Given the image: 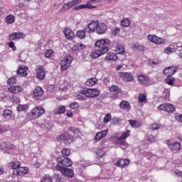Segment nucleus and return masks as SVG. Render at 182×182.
Listing matches in <instances>:
<instances>
[{
    "mask_svg": "<svg viewBox=\"0 0 182 182\" xmlns=\"http://www.w3.org/2000/svg\"><path fill=\"white\" fill-rule=\"evenodd\" d=\"M109 46H110V40L109 39L97 41L95 43V50L91 53L90 57L92 59H97L99 56L107 53L109 52Z\"/></svg>",
    "mask_w": 182,
    "mask_h": 182,
    "instance_id": "obj_1",
    "label": "nucleus"
},
{
    "mask_svg": "<svg viewBox=\"0 0 182 182\" xmlns=\"http://www.w3.org/2000/svg\"><path fill=\"white\" fill-rule=\"evenodd\" d=\"M45 114V109L43 107L38 106L34 107L31 112L28 113V117L31 120H36L39 119L41 116Z\"/></svg>",
    "mask_w": 182,
    "mask_h": 182,
    "instance_id": "obj_2",
    "label": "nucleus"
},
{
    "mask_svg": "<svg viewBox=\"0 0 182 182\" xmlns=\"http://www.w3.org/2000/svg\"><path fill=\"white\" fill-rule=\"evenodd\" d=\"M57 161L58 164L56 166V170H58L59 167H70L73 164L70 159L65 156L58 158Z\"/></svg>",
    "mask_w": 182,
    "mask_h": 182,
    "instance_id": "obj_3",
    "label": "nucleus"
},
{
    "mask_svg": "<svg viewBox=\"0 0 182 182\" xmlns=\"http://www.w3.org/2000/svg\"><path fill=\"white\" fill-rule=\"evenodd\" d=\"M72 56H70V55H67L65 58L61 60L60 63V69H61V72H65V70H68V69H69V66H70V65H72Z\"/></svg>",
    "mask_w": 182,
    "mask_h": 182,
    "instance_id": "obj_4",
    "label": "nucleus"
},
{
    "mask_svg": "<svg viewBox=\"0 0 182 182\" xmlns=\"http://www.w3.org/2000/svg\"><path fill=\"white\" fill-rule=\"evenodd\" d=\"M82 95H85L87 97H97L100 95V91L97 89H85L82 91Z\"/></svg>",
    "mask_w": 182,
    "mask_h": 182,
    "instance_id": "obj_5",
    "label": "nucleus"
},
{
    "mask_svg": "<svg viewBox=\"0 0 182 182\" xmlns=\"http://www.w3.org/2000/svg\"><path fill=\"white\" fill-rule=\"evenodd\" d=\"M129 136H130V130H127V132H124L121 136L117 137V144H119V146H127L126 139Z\"/></svg>",
    "mask_w": 182,
    "mask_h": 182,
    "instance_id": "obj_6",
    "label": "nucleus"
},
{
    "mask_svg": "<svg viewBox=\"0 0 182 182\" xmlns=\"http://www.w3.org/2000/svg\"><path fill=\"white\" fill-rule=\"evenodd\" d=\"M16 147L15 145L9 143H6L5 141H1L0 142V149L2 150V151H5V153H11L12 150H15Z\"/></svg>",
    "mask_w": 182,
    "mask_h": 182,
    "instance_id": "obj_7",
    "label": "nucleus"
},
{
    "mask_svg": "<svg viewBox=\"0 0 182 182\" xmlns=\"http://www.w3.org/2000/svg\"><path fill=\"white\" fill-rule=\"evenodd\" d=\"M58 171H60L64 177H68V178H73L75 173H73V169H70L66 167H59L57 169Z\"/></svg>",
    "mask_w": 182,
    "mask_h": 182,
    "instance_id": "obj_8",
    "label": "nucleus"
},
{
    "mask_svg": "<svg viewBox=\"0 0 182 182\" xmlns=\"http://www.w3.org/2000/svg\"><path fill=\"white\" fill-rule=\"evenodd\" d=\"M97 1L98 0H89L87 4H80L79 6H76L74 7V9L75 11H80V9H93L96 8V6H94L90 4L97 2Z\"/></svg>",
    "mask_w": 182,
    "mask_h": 182,
    "instance_id": "obj_9",
    "label": "nucleus"
},
{
    "mask_svg": "<svg viewBox=\"0 0 182 182\" xmlns=\"http://www.w3.org/2000/svg\"><path fill=\"white\" fill-rule=\"evenodd\" d=\"M158 109L159 110H164L167 113H171L173 112H176V107H174L173 104H170V103H165V104L160 105L158 107Z\"/></svg>",
    "mask_w": 182,
    "mask_h": 182,
    "instance_id": "obj_10",
    "label": "nucleus"
},
{
    "mask_svg": "<svg viewBox=\"0 0 182 182\" xmlns=\"http://www.w3.org/2000/svg\"><path fill=\"white\" fill-rule=\"evenodd\" d=\"M99 22L92 21L90 23H88L85 28V32L87 33H93L95 31H97V25Z\"/></svg>",
    "mask_w": 182,
    "mask_h": 182,
    "instance_id": "obj_11",
    "label": "nucleus"
},
{
    "mask_svg": "<svg viewBox=\"0 0 182 182\" xmlns=\"http://www.w3.org/2000/svg\"><path fill=\"white\" fill-rule=\"evenodd\" d=\"M36 73L37 79H39L40 80H43V79H45V76H46L45 68H43V65H37Z\"/></svg>",
    "mask_w": 182,
    "mask_h": 182,
    "instance_id": "obj_12",
    "label": "nucleus"
},
{
    "mask_svg": "<svg viewBox=\"0 0 182 182\" xmlns=\"http://www.w3.org/2000/svg\"><path fill=\"white\" fill-rule=\"evenodd\" d=\"M138 82L141 86H149L150 85V77L141 74L138 76Z\"/></svg>",
    "mask_w": 182,
    "mask_h": 182,
    "instance_id": "obj_13",
    "label": "nucleus"
},
{
    "mask_svg": "<svg viewBox=\"0 0 182 182\" xmlns=\"http://www.w3.org/2000/svg\"><path fill=\"white\" fill-rule=\"evenodd\" d=\"M177 69H178V66L177 65L168 67L164 70V75L166 77L173 76L177 72Z\"/></svg>",
    "mask_w": 182,
    "mask_h": 182,
    "instance_id": "obj_14",
    "label": "nucleus"
},
{
    "mask_svg": "<svg viewBox=\"0 0 182 182\" xmlns=\"http://www.w3.org/2000/svg\"><path fill=\"white\" fill-rule=\"evenodd\" d=\"M72 139H73V136L70 135L68 132H64L57 137L58 141H64V142L69 141V140H72Z\"/></svg>",
    "mask_w": 182,
    "mask_h": 182,
    "instance_id": "obj_15",
    "label": "nucleus"
},
{
    "mask_svg": "<svg viewBox=\"0 0 182 182\" xmlns=\"http://www.w3.org/2000/svg\"><path fill=\"white\" fill-rule=\"evenodd\" d=\"M33 99L35 100H39L41 96H43V89L41 87H36L33 92Z\"/></svg>",
    "mask_w": 182,
    "mask_h": 182,
    "instance_id": "obj_16",
    "label": "nucleus"
},
{
    "mask_svg": "<svg viewBox=\"0 0 182 182\" xmlns=\"http://www.w3.org/2000/svg\"><path fill=\"white\" fill-rule=\"evenodd\" d=\"M120 77L122 78V80L124 82H134V77L130 73H121Z\"/></svg>",
    "mask_w": 182,
    "mask_h": 182,
    "instance_id": "obj_17",
    "label": "nucleus"
},
{
    "mask_svg": "<svg viewBox=\"0 0 182 182\" xmlns=\"http://www.w3.org/2000/svg\"><path fill=\"white\" fill-rule=\"evenodd\" d=\"M107 31V26L105 23H98L96 32L98 35H103Z\"/></svg>",
    "mask_w": 182,
    "mask_h": 182,
    "instance_id": "obj_18",
    "label": "nucleus"
},
{
    "mask_svg": "<svg viewBox=\"0 0 182 182\" xmlns=\"http://www.w3.org/2000/svg\"><path fill=\"white\" fill-rule=\"evenodd\" d=\"M29 173V169L27 167H19L17 170L14 171V176H25Z\"/></svg>",
    "mask_w": 182,
    "mask_h": 182,
    "instance_id": "obj_19",
    "label": "nucleus"
},
{
    "mask_svg": "<svg viewBox=\"0 0 182 182\" xmlns=\"http://www.w3.org/2000/svg\"><path fill=\"white\" fill-rule=\"evenodd\" d=\"M26 70H28V67L20 66L16 71L17 76H19L20 77H25V76L28 75Z\"/></svg>",
    "mask_w": 182,
    "mask_h": 182,
    "instance_id": "obj_20",
    "label": "nucleus"
},
{
    "mask_svg": "<svg viewBox=\"0 0 182 182\" xmlns=\"http://www.w3.org/2000/svg\"><path fill=\"white\" fill-rule=\"evenodd\" d=\"M107 135V129L101 131L96 134L94 138V140H95V141H100V140H102V139H105V137H106Z\"/></svg>",
    "mask_w": 182,
    "mask_h": 182,
    "instance_id": "obj_21",
    "label": "nucleus"
},
{
    "mask_svg": "<svg viewBox=\"0 0 182 182\" xmlns=\"http://www.w3.org/2000/svg\"><path fill=\"white\" fill-rule=\"evenodd\" d=\"M63 33L66 39H68V41L73 40V38L75 37V33H73V31H72L71 29L65 28Z\"/></svg>",
    "mask_w": 182,
    "mask_h": 182,
    "instance_id": "obj_22",
    "label": "nucleus"
},
{
    "mask_svg": "<svg viewBox=\"0 0 182 182\" xmlns=\"http://www.w3.org/2000/svg\"><path fill=\"white\" fill-rule=\"evenodd\" d=\"M169 149L171 150V151H173L174 153H177L181 147L180 145V143L178 142H173L172 144H168Z\"/></svg>",
    "mask_w": 182,
    "mask_h": 182,
    "instance_id": "obj_23",
    "label": "nucleus"
},
{
    "mask_svg": "<svg viewBox=\"0 0 182 182\" xmlns=\"http://www.w3.org/2000/svg\"><path fill=\"white\" fill-rule=\"evenodd\" d=\"M130 164V161L129 159H119L115 163V166L117 167H126V166H129Z\"/></svg>",
    "mask_w": 182,
    "mask_h": 182,
    "instance_id": "obj_24",
    "label": "nucleus"
},
{
    "mask_svg": "<svg viewBox=\"0 0 182 182\" xmlns=\"http://www.w3.org/2000/svg\"><path fill=\"white\" fill-rule=\"evenodd\" d=\"M23 88H22V87L19 86V85H16V86H11L9 87V92H10V93H14L15 95L18 94V93H21V92H22Z\"/></svg>",
    "mask_w": 182,
    "mask_h": 182,
    "instance_id": "obj_25",
    "label": "nucleus"
},
{
    "mask_svg": "<svg viewBox=\"0 0 182 182\" xmlns=\"http://www.w3.org/2000/svg\"><path fill=\"white\" fill-rule=\"evenodd\" d=\"M119 107L122 110H125L126 112H130V103L126 100H123L120 102Z\"/></svg>",
    "mask_w": 182,
    "mask_h": 182,
    "instance_id": "obj_26",
    "label": "nucleus"
},
{
    "mask_svg": "<svg viewBox=\"0 0 182 182\" xmlns=\"http://www.w3.org/2000/svg\"><path fill=\"white\" fill-rule=\"evenodd\" d=\"M66 112V107L63 105H60L58 107V109H55L53 110L54 114H63Z\"/></svg>",
    "mask_w": 182,
    "mask_h": 182,
    "instance_id": "obj_27",
    "label": "nucleus"
},
{
    "mask_svg": "<svg viewBox=\"0 0 182 182\" xmlns=\"http://www.w3.org/2000/svg\"><path fill=\"white\" fill-rule=\"evenodd\" d=\"M86 28L85 27L83 30H79L77 31V38H79V39H85L86 38Z\"/></svg>",
    "mask_w": 182,
    "mask_h": 182,
    "instance_id": "obj_28",
    "label": "nucleus"
},
{
    "mask_svg": "<svg viewBox=\"0 0 182 182\" xmlns=\"http://www.w3.org/2000/svg\"><path fill=\"white\" fill-rule=\"evenodd\" d=\"M53 178L55 180V182H65V178L62 177V175L59 173H54L53 175Z\"/></svg>",
    "mask_w": 182,
    "mask_h": 182,
    "instance_id": "obj_29",
    "label": "nucleus"
},
{
    "mask_svg": "<svg viewBox=\"0 0 182 182\" xmlns=\"http://www.w3.org/2000/svg\"><path fill=\"white\" fill-rule=\"evenodd\" d=\"M97 83V79L96 77L90 78L85 82L86 86H95Z\"/></svg>",
    "mask_w": 182,
    "mask_h": 182,
    "instance_id": "obj_30",
    "label": "nucleus"
},
{
    "mask_svg": "<svg viewBox=\"0 0 182 182\" xmlns=\"http://www.w3.org/2000/svg\"><path fill=\"white\" fill-rule=\"evenodd\" d=\"M3 117L7 120L12 119V112L9 109H5L3 112Z\"/></svg>",
    "mask_w": 182,
    "mask_h": 182,
    "instance_id": "obj_31",
    "label": "nucleus"
},
{
    "mask_svg": "<svg viewBox=\"0 0 182 182\" xmlns=\"http://www.w3.org/2000/svg\"><path fill=\"white\" fill-rule=\"evenodd\" d=\"M105 59L107 60H117V55L113 53H109L105 57Z\"/></svg>",
    "mask_w": 182,
    "mask_h": 182,
    "instance_id": "obj_32",
    "label": "nucleus"
},
{
    "mask_svg": "<svg viewBox=\"0 0 182 182\" xmlns=\"http://www.w3.org/2000/svg\"><path fill=\"white\" fill-rule=\"evenodd\" d=\"M129 124L132 126V127H134V129H137L140 127V126H141V123L136 120H129Z\"/></svg>",
    "mask_w": 182,
    "mask_h": 182,
    "instance_id": "obj_33",
    "label": "nucleus"
},
{
    "mask_svg": "<svg viewBox=\"0 0 182 182\" xmlns=\"http://www.w3.org/2000/svg\"><path fill=\"white\" fill-rule=\"evenodd\" d=\"M109 92H113L114 93H122V89H120L117 85H112L109 88Z\"/></svg>",
    "mask_w": 182,
    "mask_h": 182,
    "instance_id": "obj_34",
    "label": "nucleus"
},
{
    "mask_svg": "<svg viewBox=\"0 0 182 182\" xmlns=\"http://www.w3.org/2000/svg\"><path fill=\"white\" fill-rule=\"evenodd\" d=\"M6 23H14L15 22V16L14 15H9L5 18Z\"/></svg>",
    "mask_w": 182,
    "mask_h": 182,
    "instance_id": "obj_35",
    "label": "nucleus"
},
{
    "mask_svg": "<svg viewBox=\"0 0 182 182\" xmlns=\"http://www.w3.org/2000/svg\"><path fill=\"white\" fill-rule=\"evenodd\" d=\"M174 80H176L174 77L168 76L165 79V83L169 85V86H173V85H174Z\"/></svg>",
    "mask_w": 182,
    "mask_h": 182,
    "instance_id": "obj_36",
    "label": "nucleus"
},
{
    "mask_svg": "<svg viewBox=\"0 0 182 182\" xmlns=\"http://www.w3.org/2000/svg\"><path fill=\"white\" fill-rule=\"evenodd\" d=\"M17 112H27L28 106L26 105H18L16 107Z\"/></svg>",
    "mask_w": 182,
    "mask_h": 182,
    "instance_id": "obj_37",
    "label": "nucleus"
},
{
    "mask_svg": "<svg viewBox=\"0 0 182 182\" xmlns=\"http://www.w3.org/2000/svg\"><path fill=\"white\" fill-rule=\"evenodd\" d=\"M116 53L118 54L124 53V46L118 44L117 46Z\"/></svg>",
    "mask_w": 182,
    "mask_h": 182,
    "instance_id": "obj_38",
    "label": "nucleus"
},
{
    "mask_svg": "<svg viewBox=\"0 0 182 182\" xmlns=\"http://www.w3.org/2000/svg\"><path fill=\"white\" fill-rule=\"evenodd\" d=\"M41 182H53V178H52V176L49 175H45L41 178Z\"/></svg>",
    "mask_w": 182,
    "mask_h": 182,
    "instance_id": "obj_39",
    "label": "nucleus"
},
{
    "mask_svg": "<svg viewBox=\"0 0 182 182\" xmlns=\"http://www.w3.org/2000/svg\"><path fill=\"white\" fill-rule=\"evenodd\" d=\"M11 168L15 171V170H18V168L21 167V163H19V161H13L11 163Z\"/></svg>",
    "mask_w": 182,
    "mask_h": 182,
    "instance_id": "obj_40",
    "label": "nucleus"
},
{
    "mask_svg": "<svg viewBox=\"0 0 182 182\" xmlns=\"http://www.w3.org/2000/svg\"><path fill=\"white\" fill-rule=\"evenodd\" d=\"M163 97L165 99V100H168L170 99V90L165 89L163 92Z\"/></svg>",
    "mask_w": 182,
    "mask_h": 182,
    "instance_id": "obj_41",
    "label": "nucleus"
},
{
    "mask_svg": "<svg viewBox=\"0 0 182 182\" xmlns=\"http://www.w3.org/2000/svg\"><path fill=\"white\" fill-rule=\"evenodd\" d=\"M82 0H72L68 1L67 4H68V6L70 8H72V6H75V5H77V4H81Z\"/></svg>",
    "mask_w": 182,
    "mask_h": 182,
    "instance_id": "obj_42",
    "label": "nucleus"
},
{
    "mask_svg": "<svg viewBox=\"0 0 182 182\" xmlns=\"http://www.w3.org/2000/svg\"><path fill=\"white\" fill-rule=\"evenodd\" d=\"M121 25L122 26H125L126 28H127L128 26H130V20H129V18H124L121 21Z\"/></svg>",
    "mask_w": 182,
    "mask_h": 182,
    "instance_id": "obj_43",
    "label": "nucleus"
},
{
    "mask_svg": "<svg viewBox=\"0 0 182 182\" xmlns=\"http://www.w3.org/2000/svg\"><path fill=\"white\" fill-rule=\"evenodd\" d=\"M165 53L168 54L173 52H176V48H173V46H169L164 50Z\"/></svg>",
    "mask_w": 182,
    "mask_h": 182,
    "instance_id": "obj_44",
    "label": "nucleus"
},
{
    "mask_svg": "<svg viewBox=\"0 0 182 182\" xmlns=\"http://www.w3.org/2000/svg\"><path fill=\"white\" fill-rule=\"evenodd\" d=\"M155 43L156 45H163V43H166V40L156 36V39L155 40Z\"/></svg>",
    "mask_w": 182,
    "mask_h": 182,
    "instance_id": "obj_45",
    "label": "nucleus"
},
{
    "mask_svg": "<svg viewBox=\"0 0 182 182\" xmlns=\"http://www.w3.org/2000/svg\"><path fill=\"white\" fill-rule=\"evenodd\" d=\"M105 154H106V151L101 150V149H98L97 151V157H98L99 159H102V157H103V156H105Z\"/></svg>",
    "mask_w": 182,
    "mask_h": 182,
    "instance_id": "obj_46",
    "label": "nucleus"
},
{
    "mask_svg": "<svg viewBox=\"0 0 182 182\" xmlns=\"http://www.w3.org/2000/svg\"><path fill=\"white\" fill-rule=\"evenodd\" d=\"M146 97L144 94H140L138 97V100L139 103H143V102H146Z\"/></svg>",
    "mask_w": 182,
    "mask_h": 182,
    "instance_id": "obj_47",
    "label": "nucleus"
},
{
    "mask_svg": "<svg viewBox=\"0 0 182 182\" xmlns=\"http://www.w3.org/2000/svg\"><path fill=\"white\" fill-rule=\"evenodd\" d=\"M16 82L17 81L15 77H11L7 80V85H15Z\"/></svg>",
    "mask_w": 182,
    "mask_h": 182,
    "instance_id": "obj_48",
    "label": "nucleus"
},
{
    "mask_svg": "<svg viewBox=\"0 0 182 182\" xmlns=\"http://www.w3.org/2000/svg\"><path fill=\"white\" fill-rule=\"evenodd\" d=\"M112 120V114L110 113H107L104 117V123H109Z\"/></svg>",
    "mask_w": 182,
    "mask_h": 182,
    "instance_id": "obj_49",
    "label": "nucleus"
},
{
    "mask_svg": "<svg viewBox=\"0 0 182 182\" xmlns=\"http://www.w3.org/2000/svg\"><path fill=\"white\" fill-rule=\"evenodd\" d=\"M63 156H65L66 157H69L70 156V149H64L62 150Z\"/></svg>",
    "mask_w": 182,
    "mask_h": 182,
    "instance_id": "obj_50",
    "label": "nucleus"
},
{
    "mask_svg": "<svg viewBox=\"0 0 182 182\" xmlns=\"http://www.w3.org/2000/svg\"><path fill=\"white\" fill-rule=\"evenodd\" d=\"M146 140L148 143H154V141H156V137L153 135H149L146 136Z\"/></svg>",
    "mask_w": 182,
    "mask_h": 182,
    "instance_id": "obj_51",
    "label": "nucleus"
},
{
    "mask_svg": "<svg viewBox=\"0 0 182 182\" xmlns=\"http://www.w3.org/2000/svg\"><path fill=\"white\" fill-rule=\"evenodd\" d=\"M69 132H72V133H74L76 134V133H80V130L79 129V128H76V127H70L69 129H68Z\"/></svg>",
    "mask_w": 182,
    "mask_h": 182,
    "instance_id": "obj_52",
    "label": "nucleus"
},
{
    "mask_svg": "<svg viewBox=\"0 0 182 182\" xmlns=\"http://www.w3.org/2000/svg\"><path fill=\"white\" fill-rule=\"evenodd\" d=\"M70 9V7L68 4V3H65L63 4V8L61 9V12H66V11H69Z\"/></svg>",
    "mask_w": 182,
    "mask_h": 182,
    "instance_id": "obj_53",
    "label": "nucleus"
},
{
    "mask_svg": "<svg viewBox=\"0 0 182 182\" xmlns=\"http://www.w3.org/2000/svg\"><path fill=\"white\" fill-rule=\"evenodd\" d=\"M156 39H157V36H151V35H149L148 36V40L149 41V42H152L153 43H156Z\"/></svg>",
    "mask_w": 182,
    "mask_h": 182,
    "instance_id": "obj_54",
    "label": "nucleus"
},
{
    "mask_svg": "<svg viewBox=\"0 0 182 182\" xmlns=\"http://www.w3.org/2000/svg\"><path fill=\"white\" fill-rule=\"evenodd\" d=\"M87 97L85 95H83V94H82V92H81V94H78L77 95V100H86V98H87Z\"/></svg>",
    "mask_w": 182,
    "mask_h": 182,
    "instance_id": "obj_55",
    "label": "nucleus"
},
{
    "mask_svg": "<svg viewBox=\"0 0 182 182\" xmlns=\"http://www.w3.org/2000/svg\"><path fill=\"white\" fill-rule=\"evenodd\" d=\"M14 34L16 35V39H22L23 38H25V34H23V33H14Z\"/></svg>",
    "mask_w": 182,
    "mask_h": 182,
    "instance_id": "obj_56",
    "label": "nucleus"
},
{
    "mask_svg": "<svg viewBox=\"0 0 182 182\" xmlns=\"http://www.w3.org/2000/svg\"><path fill=\"white\" fill-rule=\"evenodd\" d=\"M70 109H77V107H79V103H77V102H71L70 104Z\"/></svg>",
    "mask_w": 182,
    "mask_h": 182,
    "instance_id": "obj_57",
    "label": "nucleus"
},
{
    "mask_svg": "<svg viewBox=\"0 0 182 182\" xmlns=\"http://www.w3.org/2000/svg\"><path fill=\"white\" fill-rule=\"evenodd\" d=\"M10 100H11V102H12V103H14H14H19V102H20L19 98L16 96H13L11 97H10Z\"/></svg>",
    "mask_w": 182,
    "mask_h": 182,
    "instance_id": "obj_58",
    "label": "nucleus"
},
{
    "mask_svg": "<svg viewBox=\"0 0 182 182\" xmlns=\"http://www.w3.org/2000/svg\"><path fill=\"white\" fill-rule=\"evenodd\" d=\"M46 90H48V92H53V90H55V85H48L46 86Z\"/></svg>",
    "mask_w": 182,
    "mask_h": 182,
    "instance_id": "obj_59",
    "label": "nucleus"
},
{
    "mask_svg": "<svg viewBox=\"0 0 182 182\" xmlns=\"http://www.w3.org/2000/svg\"><path fill=\"white\" fill-rule=\"evenodd\" d=\"M151 129H152V130H159V129H160V125L159 124H152L151 126Z\"/></svg>",
    "mask_w": 182,
    "mask_h": 182,
    "instance_id": "obj_60",
    "label": "nucleus"
},
{
    "mask_svg": "<svg viewBox=\"0 0 182 182\" xmlns=\"http://www.w3.org/2000/svg\"><path fill=\"white\" fill-rule=\"evenodd\" d=\"M151 65L154 66H157V65H161V60H154L151 62Z\"/></svg>",
    "mask_w": 182,
    "mask_h": 182,
    "instance_id": "obj_61",
    "label": "nucleus"
},
{
    "mask_svg": "<svg viewBox=\"0 0 182 182\" xmlns=\"http://www.w3.org/2000/svg\"><path fill=\"white\" fill-rule=\"evenodd\" d=\"M16 35L15 34V33H12L11 34H10L9 36V41H16Z\"/></svg>",
    "mask_w": 182,
    "mask_h": 182,
    "instance_id": "obj_62",
    "label": "nucleus"
},
{
    "mask_svg": "<svg viewBox=\"0 0 182 182\" xmlns=\"http://www.w3.org/2000/svg\"><path fill=\"white\" fill-rule=\"evenodd\" d=\"M52 53H53V51L52 50H48L45 53L46 58H50V56H52Z\"/></svg>",
    "mask_w": 182,
    "mask_h": 182,
    "instance_id": "obj_63",
    "label": "nucleus"
},
{
    "mask_svg": "<svg viewBox=\"0 0 182 182\" xmlns=\"http://www.w3.org/2000/svg\"><path fill=\"white\" fill-rule=\"evenodd\" d=\"M9 48H11L12 50H16V47L15 46V43L12 41L9 43Z\"/></svg>",
    "mask_w": 182,
    "mask_h": 182,
    "instance_id": "obj_64",
    "label": "nucleus"
}]
</instances>
